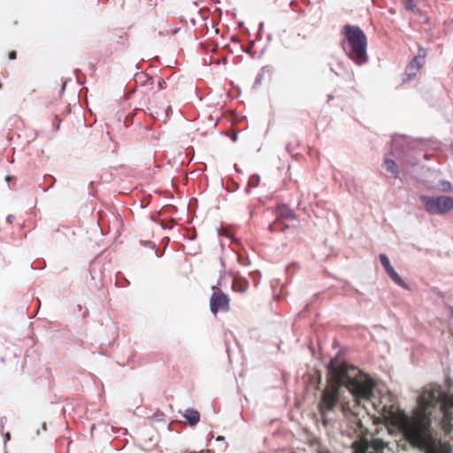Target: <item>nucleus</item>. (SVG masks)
Instances as JSON below:
<instances>
[{"label": "nucleus", "instance_id": "19", "mask_svg": "<svg viewBox=\"0 0 453 453\" xmlns=\"http://www.w3.org/2000/svg\"><path fill=\"white\" fill-rule=\"evenodd\" d=\"M231 255L233 257L234 259H235L236 261H240V257L234 251H231Z\"/></svg>", "mask_w": 453, "mask_h": 453}, {"label": "nucleus", "instance_id": "31", "mask_svg": "<svg viewBox=\"0 0 453 453\" xmlns=\"http://www.w3.org/2000/svg\"><path fill=\"white\" fill-rule=\"evenodd\" d=\"M269 230L273 231V226L272 225L269 226Z\"/></svg>", "mask_w": 453, "mask_h": 453}, {"label": "nucleus", "instance_id": "29", "mask_svg": "<svg viewBox=\"0 0 453 453\" xmlns=\"http://www.w3.org/2000/svg\"><path fill=\"white\" fill-rule=\"evenodd\" d=\"M224 439H225V438H224V437H222V436H219V437H218V438H217V440H224Z\"/></svg>", "mask_w": 453, "mask_h": 453}, {"label": "nucleus", "instance_id": "9", "mask_svg": "<svg viewBox=\"0 0 453 453\" xmlns=\"http://www.w3.org/2000/svg\"><path fill=\"white\" fill-rule=\"evenodd\" d=\"M380 261L386 273L393 269V266L390 264L389 257L385 253L380 254Z\"/></svg>", "mask_w": 453, "mask_h": 453}, {"label": "nucleus", "instance_id": "21", "mask_svg": "<svg viewBox=\"0 0 453 453\" xmlns=\"http://www.w3.org/2000/svg\"><path fill=\"white\" fill-rule=\"evenodd\" d=\"M9 58H10L11 60L15 59V58H16V53H15V52H12V53L10 54V56H9Z\"/></svg>", "mask_w": 453, "mask_h": 453}, {"label": "nucleus", "instance_id": "2", "mask_svg": "<svg viewBox=\"0 0 453 453\" xmlns=\"http://www.w3.org/2000/svg\"><path fill=\"white\" fill-rule=\"evenodd\" d=\"M332 385L322 392L319 410L323 418L324 424L327 422V416L334 411L339 403V390L344 386L357 399L371 400L374 395L375 383L367 374L355 367H349L341 364L338 357L332 358L326 365Z\"/></svg>", "mask_w": 453, "mask_h": 453}, {"label": "nucleus", "instance_id": "1", "mask_svg": "<svg viewBox=\"0 0 453 453\" xmlns=\"http://www.w3.org/2000/svg\"><path fill=\"white\" fill-rule=\"evenodd\" d=\"M388 422L406 441L426 453H451L452 447L437 437V428L449 435L453 429V393L440 386L426 388L418 399L413 418L403 411L390 413Z\"/></svg>", "mask_w": 453, "mask_h": 453}, {"label": "nucleus", "instance_id": "7", "mask_svg": "<svg viewBox=\"0 0 453 453\" xmlns=\"http://www.w3.org/2000/svg\"><path fill=\"white\" fill-rule=\"evenodd\" d=\"M387 273L395 284H397L398 286L402 287L404 289H409L408 284L404 282V280L394 268L389 270Z\"/></svg>", "mask_w": 453, "mask_h": 453}, {"label": "nucleus", "instance_id": "28", "mask_svg": "<svg viewBox=\"0 0 453 453\" xmlns=\"http://www.w3.org/2000/svg\"><path fill=\"white\" fill-rule=\"evenodd\" d=\"M225 234H226V236H227V237H230V236H231V235H230V234H229V233H227L226 231H225Z\"/></svg>", "mask_w": 453, "mask_h": 453}, {"label": "nucleus", "instance_id": "30", "mask_svg": "<svg viewBox=\"0 0 453 453\" xmlns=\"http://www.w3.org/2000/svg\"><path fill=\"white\" fill-rule=\"evenodd\" d=\"M451 316L453 317V307H450Z\"/></svg>", "mask_w": 453, "mask_h": 453}, {"label": "nucleus", "instance_id": "8", "mask_svg": "<svg viewBox=\"0 0 453 453\" xmlns=\"http://www.w3.org/2000/svg\"><path fill=\"white\" fill-rule=\"evenodd\" d=\"M384 165L388 172L392 173L395 179L400 178V172L398 170L397 165L393 159L387 158L384 161Z\"/></svg>", "mask_w": 453, "mask_h": 453}, {"label": "nucleus", "instance_id": "14", "mask_svg": "<svg viewBox=\"0 0 453 453\" xmlns=\"http://www.w3.org/2000/svg\"><path fill=\"white\" fill-rule=\"evenodd\" d=\"M260 181V176L257 174H255L253 177L250 178L249 181L250 186L257 187Z\"/></svg>", "mask_w": 453, "mask_h": 453}, {"label": "nucleus", "instance_id": "6", "mask_svg": "<svg viewBox=\"0 0 453 453\" xmlns=\"http://www.w3.org/2000/svg\"><path fill=\"white\" fill-rule=\"evenodd\" d=\"M182 416L187 419L188 424L189 426H194L197 424L200 419L199 412L193 408L187 409Z\"/></svg>", "mask_w": 453, "mask_h": 453}, {"label": "nucleus", "instance_id": "10", "mask_svg": "<svg viewBox=\"0 0 453 453\" xmlns=\"http://www.w3.org/2000/svg\"><path fill=\"white\" fill-rule=\"evenodd\" d=\"M418 71L419 70L417 69V67L410 66L408 65V66L406 68V73H405L406 78L403 79V81L407 82V81H411L417 75Z\"/></svg>", "mask_w": 453, "mask_h": 453}, {"label": "nucleus", "instance_id": "18", "mask_svg": "<svg viewBox=\"0 0 453 453\" xmlns=\"http://www.w3.org/2000/svg\"><path fill=\"white\" fill-rule=\"evenodd\" d=\"M426 56V52L425 49L420 48L417 57H418V59H419V58H424Z\"/></svg>", "mask_w": 453, "mask_h": 453}, {"label": "nucleus", "instance_id": "16", "mask_svg": "<svg viewBox=\"0 0 453 453\" xmlns=\"http://www.w3.org/2000/svg\"><path fill=\"white\" fill-rule=\"evenodd\" d=\"M409 65L410 66L417 67V69L419 70L420 69V64H419L418 57H414V58L411 61Z\"/></svg>", "mask_w": 453, "mask_h": 453}, {"label": "nucleus", "instance_id": "15", "mask_svg": "<svg viewBox=\"0 0 453 453\" xmlns=\"http://www.w3.org/2000/svg\"><path fill=\"white\" fill-rule=\"evenodd\" d=\"M441 185L442 187L443 191H449L451 189V183L448 180H441Z\"/></svg>", "mask_w": 453, "mask_h": 453}, {"label": "nucleus", "instance_id": "20", "mask_svg": "<svg viewBox=\"0 0 453 453\" xmlns=\"http://www.w3.org/2000/svg\"><path fill=\"white\" fill-rule=\"evenodd\" d=\"M14 218H15V217H14V215H9V216L7 217V221H8L9 223H12V222L13 221Z\"/></svg>", "mask_w": 453, "mask_h": 453}, {"label": "nucleus", "instance_id": "25", "mask_svg": "<svg viewBox=\"0 0 453 453\" xmlns=\"http://www.w3.org/2000/svg\"><path fill=\"white\" fill-rule=\"evenodd\" d=\"M216 230H217L218 234L220 235L221 234V229L219 227Z\"/></svg>", "mask_w": 453, "mask_h": 453}, {"label": "nucleus", "instance_id": "3", "mask_svg": "<svg viewBox=\"0 0 453 453\" xmlns=\"http://www.w3.org/2000/svg\"><path fill=\"white\" fill-rule=\"evenodd\" d=\"M344 33L349 43L351 45L352 53L357 57L353 58L355 63L361 65L367 62V38L364 31L359 27L345 25Z\"/></svg>", "mask_w": 453, "mask_h": 453}, {"label": "nucleus", "instance_id": "22", "mask_svg": "<svg viewBox=\"0 0 453 453\" xmlns=\"http://www.w3.org/2000/svg\"><path fill=\"white\" fill-rule=\"evenodd\" d=\"M237 139H238V135H237V134H233V136H232V141H233V142H236V141H237Z\"/></svg>", "mask_w": 453, "mask_h": 453}, {"label": "nucleus", "instance_id": "24", "mask_svg": "<svg viewBox=\"0 0 453 453\" xmlns=\"http://www.w3.org/2000/svg\"><path fill=\"white\" fill-rule=\"evenodd\" d=\"M4 437H5L6 441H7V440H9V439H10V433H8V432H7V433L4 434Z\"/></svg>", "mask_w": 453, "mask_h": 453}, {"label": "nucleus", "instance_id": "26", "mask_svg": "<svg viewBox=\"0 0 453 453\" xmlns=\"http://www.w3.org/2000/svg\"><path fill=\"white\" fill-rule=\"evenodd\" d=\"M260 81H261V77L257 78L256 82L260 83Z\"/></svg>", "mask_w": 453, "mask_h": 453}, {"label": "nucleus", "instance_id": "27", "mask_svg": "<svg viewBox=\"0 0 453 453\" xmlns=\"http://www.w3.org/2000/svg\"><path fill=\"white\" fill-rule=\"evenodd\" d=\"M10 179H11V178H10L9 176L5 177V180H6L7 182L10 180Z\"/></svg>", "mask_w": 453, "mask_h": 453}, {"label": "nucleus", "instance_id": "12", "mask_svg": "<svg viewBox=\"0 0 453 453\" xmlns=\"http://www.w3.org/2000/svg\"><path fill=\"white\" fill-rule=\"evenodd\" d=\"M281 211H280V215L284 218H287V219H296V215L294 214V212L288 209V207L286 206H282L281 207Z\"/></svg>", "mask_w": 453, "mask_h": 453}, {"label": "nucleus", "instance_id": "11", "mask_svg": "<svg viewBox=\"0 0 453 453\" xmlns=\"http://www.w3.org/2000/svg\"><path fill=\"white\" fill-rule=\"evenodd\" d=\"M403 4L407 11H411L415 13L419 12V9L417 7L413 0H404Z\"/></svg>", "mask_w": 453, "mask_h": 453}, {"label": "nucleus", "instance_id": "23", "mask_svg": "<svg viewBox=\"0 0 453 453\" xmlns=\"http://www.w3.org/2000/svg\"><path fill=\"white\" fill-rule=\"evenodd\" d=\"M220 265H221L222 267L226 266L225 261H224V259L222 257L220 258Z\"/></svg>", "mask_w": 453, "mask_h": 453}, {"label": "nucleus", "instance_id": "17", "mask_svg": "<svg viewBox=\"0 0 453 453\" xmlns=\"http://www.w3.org/2000/svg\"><path fill=\"white\" fill-rule=\"evenodd\" d=\"M342 411L345 417H348L349 414H353L351 410L346 404L342 405Z\"/></svg>", "mask_w": 453, "mask_h": 453}, {"label": "nucleus", "instance_id": "5", "mask_svg": "<svg viewBox=\"0 0 453 453\" xmlns=\"http://www.w3.org/2000/svg\"><path fill=\"white\" fill-rule=\"evenodd\" d=\"M230 309V300L226 294L223 292L213 293L210 298V311L216 314L219 311H228Z\"/></svg>", "mask_w": 453, "mask_h": 453}, {"label": "nucleus", "instance_id": "13", "mask_svg": "<svg viewBox=\"0 0 453 453\" xmlns=\"http://www.w3.org/2000/svg\"><path fill=\"white\" fill-rule=\"evenodd\" d=\"M260 181V176L257 174H255L253 177L250 178L249 181L250 186L257 187Z\"/></svg>", "mask_w": 453, "mask_h": 453}, {"label": "nucleus", "instance_id": "4", "mask_svg": "<svg viewBox=\"0 0 453 453\" xmlns=\"http://www.w3.org/2000/svg\"><path fill=\"white\" fill-rule=\"evenodd\" d=\"M420 199L429 214L443 215L453 209V197L449 196H430L423 195Z\"/></svg>", "mask_w": 453, "mask_h": 453}]
</instances>
